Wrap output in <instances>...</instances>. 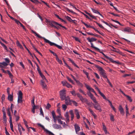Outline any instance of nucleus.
Returning <instances> with one entry per match:
<instances>
[{"instance_id": "nucleus-1", "label": "nucleus", "mask_w": 135, "mask_h": 135, "mask_svg": "<svg viewBox=\"0 0 135 135\" xmlns=\"http://www.w3.org/2000/svg\"><path fill=\"white\" fill-rule=\"evenodd\" d=\"M77 96L79 98L82 102L85 103L88 106L91 105L90 102L88 101V100L84 98L79 93H78L77 94Z\"/></svg>"}, {"instance_id": "nucleus-2", "label": "nucleus", "mask_w": 135, "mask_h": 135, "mask_svg": "<svg viewBox=\"0 0 135 135\" xmlns=\"http://www.w3.org/2000/svg\"><path fill=\"white\" fill-rule=\"evenodd\" d=\"M95 67L97 68L100 71V73L103 77L105 78H107L105 71L101 67L97 65H95Z\"/></svg>"}, {"instance_id": "nucleus-3", "label": "nucleus", "mask_w": 135, "mask_h": 135, "mask_svg": "<svg viewBox=\"0 0 135 135\" xmlns=\"http://www.w3.org/2000/svg\"><path fill=\"white\" fill-rule=\"evenodd\" d=\"M43 39L45 41V42L49 43L50 45L51 46L54 45L56 46L59 49H62V46L58 45H57L54 43L50 41L49 40L46 39L45 38H44Z\"/></svg>"}, {"instance_id": "nucleus-4", "label": "nucleus", "mask_w": 135, "mask_h": 135, "mask_svg": "<svg viewBox=\"0 0 135 135\" xmlns=\"http://www.w3.org/2000/svg\"><path fill=\"white\" fill-rule=\"evenodd\" d=\"M23 94L21 91L20 90L19 91L18 95V99L17 102L18 103H22V100L23 98Z\"/></svg>"}, {"instance_id": "nucleus-5", "label": "nucleus", "mask_w": 135, "mask_h": 135, "mask_svg": "<svg viewBox=\"0 0 135 135\" xmlns=\"http://www.w3.org/2000/svg\"><path fill=\"white\" fill-rule=\"evenodd\" d=\"M48 23L52 27H54L57 29L59 28L58 26H56L58 25V24H56L55 23H57L56 22L54 21H48Z\"/></svg>"}, {"instance_id": "nucleus-6", "label": "nucleus", "mask_w": 135, "mask_h": 135, "mask_svg": "<svg viewBox=\"0 0 135 135\" xmlns=\"http://www.w3.org/2000/svg\"><path fill=\"white\" fill-rule=\"evenodd\" d=\"M38 125L44 130V131L46 132V133L48 134L49 135H55L46 129L43 126L40 124H39Z\"/></svg>"}, {"instance_id": "nucleus-7", "label": "nucleus", "mask_w": 135, "mask_h": 135, "mask_svg": "<svg viewBox=\"0 0 135 135\" xmlns=\"http://www.w3.org/2000/svg\"><path fill=\"white\" fill-rule=\"evenodd\" d=\"M95 104H93V105L94 108L97 110H99L100 112H101L102 110V109L100 105L97 102V103H95Z\"/></svg>"}, {"instance_id": "nucleus-8", "label": "nucleus", "mask_w": 135, "mask_h": 135, "mask_svg": "<svg viewBox=\"0 0 135 135\" xmlns=\"http://www.w3.org/2000/svg\"><path fill=\"white\" fill-rule=\"evenodd\" d=\"M88 94L94 103H97V102L95 98L94 97L93 94L90 92L88 93Z\"/></svg>"}, {"instance_id": "nucleus-9", "label": "nucleus", "mask_w": 135, "mask_h": 135, "mask_svg": "<svg viewBox=\"0 0 135 135\" xmlns=\"http://www.w3.org/2000/svg\"><path fill=\"white\" fill-rule=\"evenodd\" d=\"M65 100V103L66 105H70L71 104V101L70 100V98L69 96L67 97Z\"/></svg>"}, {"instance_id": "nucleus-10", "label": "nucleus", "mask_w": 135, "mask_h": 135, "mask_svg": "<svg viewBox=\"0 0 135 135\" xmlns=\"http://www.w3.org/2000/svg\"><path fill=\"white\" fill-rule=\"evenodd\" d=\"M74 126L76 132L77 134L78 132L80 130V128L78 124H75Z\"/></svg>"}, {"instance_id": "nucleus-11", "label": "nucleus", "mask_w": 135, "mask_h": 135, "mask_svg": "<svg viewBox=\"0 0 135 135\" xmlns=\"http://www.w3.org/2000/svg\"><path fill=\"white\" fill-rule=\"evenodd\" d=\"M85 86L87 89L88 90L91 91L93 93H95V91H94V89L90 87L89 86L87 85L86 84H85Z\"/></svg>"}, {"instance_id": "nucleus-12", "label": "nucleus", "mask_w": 135, "mask_h": 135, "mask_svg": "<svg viewBox=\"0 0 135 135\" xmlns=\"http://www.w3.org/2000/svg\"><path fill=\"white\" fill-rule=\"evenodd\" d=\"M119 110L120 111V113L121 114L124 115V111L121 105H119Z\"/></svg>"}, {"instance_id": "nucleus-13", "label": "nucleus", "mask_w": 135, "mask_h": 135, "mask_svg": "<svg viewBox=\"0 0 135 135\" xmlns=\"http://www.w3.org/2000/svg\"><path fill=\"white\" fill-rule=\"evenodd\" d=\"M109 60L110 61L113 63H114L115 64H117L119 65L121 64L118 61L114 60L111 58L110 57Z\"/></svg>"}, {"instance_id": "nucleus-14", "label": "nucleus", "mask_w": 135, "mask_h": 135, "mask_svg": "<svg viewBox=\"0 0 135 135\" xmlns=\"http://www.w3.org/2000/svg\"><path fill=\"white\" fill-rule=\"evenodd\" d=\"M41 85L43 88L44 89H46L47 88V85L45 83L44 81L43 80L41 81Z\"/></svg>"}, {"instance_id": "nucleus-15", "label": "nucleus", "mask_w": 135, "mask_h": 135, "mask_svg": "<svg viewBox=\"0 0 135 135\" xmlns=\"http://www.w3.org/2000/svg\"><path fill=\"white\" fill-rule=\"evenodd\" d=\"M65 116L66 119V122L67 123L69 122V116L68 113V112H66L65 114Z\"/></svg>"}, {"instance_id": "nucleus-16", "label": "nucleus", "mask_w": 135, "mask_h": 135, "mask_svg": "<svg viewBox=\"0 0 135 135\" xmlns=\"http://www.w3.org/2000/svg\"><path fill=\"white\" fill-rule=\"evenodd\" d=\"M87 40H88L89 42H91L93 41H96L97 39L95 38H94L93 37L90 38L89 37L87 38Z\"/></svg>"}, {"instance_id": "nucleus-17", "label": "nucleus", "mask_w": 135, "mask_h": 135, "mask_svg": "<svg viewBox=\"0 0 135 135\" xmlns=\"http://www.w3.org/2000/svg\"><path fill=\"white\" fill-rule=\"evenodd\" d=\"M91 9L92 11H93V12L94 13L98 14L100 15L102 17H103V16H102V14H101L99 13V12L98 11H97V10L96 9H94L93 8H91Z\"/></svg>"}, {"instance_id": "nucleus-18", "label": "nucleus", "mask_w": 135, "mask_h": 135, "mask_svg": "<svg viewBox=\"0 0 135 135\" xmlns=\"http://www.w3.org/2000/svg\"><path fill=\"white\" fill-rule=\"evenodd\" d=\"M3 120L4 123H6L7 120V118L6 113H4L3 114Z\"/></svg>"}, {"instance_id": "nucleus-19", "label": "nucleus", "mask_w": 135, "mask_h": 135, "mask_svg": "<svg viewBox=\"0 0 135 135\" xmlns=\"http://www.w3.org/2000/svg\"><path fill=\"white\" fill-rule=\"evenodd\" d=\"M7 114L8 116L9 117V119H12V117L11 114V112L10 111V108H8L7 110Z\"/></svg>"}, {"instance_id": "nucleus-20", "label": "nucleus", "mask_w": 135, "mask_h": 135, "mask_svg": "<svg viewBox=\"0 0 135 135\" xmlns=\"http://www.w3.org/2000/svg\"><path fill=\"white\" fill-rule=\"evenodd\" d=\"M53 127L56 129H59L60 127V126L59 125L56 124H54L52 125Z\"/></svg>"}, {"instance_id": "nucleus-21", "label": "nucleus", "mask_w": 135, "mask_h": 135, "mask_svg": "<svg viewBox=\"0 0 135 135\" xmlns=\"http://www.w3.org/2000/svg\"><path fill=\"white\" fill-rule=\"evenodd\" d=\"M75 112L77 119H79L80 118V116L78 110L77 109H76L75 110Z\"/></svg>"}, {"instance_id": "nucleus-22", "label": "nucleus", "mask_w": 135, "mask_h": 135, "mask_svg": "<svg viewBox=\"0 0 135 135\" xmlns=\"http://www.w3.org/2000/svg\"><path fill=\"white\" fill-rule=\"evenodd\" d=\"M8 99L10 101H12L13 100V96L10 94H8Z\"/></svg>"}, {"instance_id": "nucleus-23", "label": "nucleus", "mask_w": 135, "mask_h": 135, "mask_svg": "<svg viewBox=\"0 0 135 135\" xmlns=\"http://www.w3.org/2000/svg\"><path fill=\"white\" fill-rule=\"evenodd\" d=\"M32 32L33 33L35 34L36 36L38 38H43V39L44 38V37H43L41 36L38 34L36 32L33 30L32 31Z\"/></svg>"}, {"instance_id": "nucleus-24", "label": "nucleus", "mask_w": 135, "mask_h": 135, "mask_svg": "<svg viewBox=\"0 0 135 135\" xmlns=\"http://www.w3.org/2000/svg\"><path fill=\"white\" fill-rule=\"evenodd\" d=\"M131 31V29L129 27L125 28L124 29V31L128 32H129Z\"/></svg>"}, {"instance_id": "nucleus-25", "label": "nucleus", "mask_w": 135, "mask_h": 135, "mask_svg": "<svg viewBox=\"0 0 135 135\" xmlns=\"http://www.w3.org/2000/svg\"><path fill=\"white\" fill-rule=\"evenodd\" d=\"M69 112L70 114L71 115V120H72L74 117V114L73 111L72 110L70 111Z\"/></svg>"}, {"instance_id": "nucleus-26", "label": "nucleus", "mask_w": 135, "mask_h": 135, "mask_svg": "<svg viewBox=\"0 0 135 135\" xmlns=\"http://www.w3.org/2000/svg\"><path fill=\"white\" fill-rule=\"evenodd\" d=\"M65 91V90H61L60 93V95H66Z\"/></svg>"}, {"instance_id": "nucleus-27", "label": "nucleus", "mask_w": 135, "mask_h": 135, "mask_svg": "<svg viewBox=\"0 0 135 135\" xmlns=\"http://www.w3.org/2000/svg\"><path fill=\"white\" fill-rule=\"evenodd\" d=\"M70 93L73 96H75L77 95V94L78 93H76L75 91L74 90H73L72 91H70Z\"/></svg>"}, {"instance_id": "nucleus-28", "label": "nucleus", "mask_w": 135, "mask_h": 135, "mask_svg": "<svg viewBox=\"0 0 135 135\" xmlns=\"http://www.w3.org/2000/svg\"><path fill=\"white\" fill-rule=\"evenodd\" d=\"M98 51H99L100 53L102 54L107 59H109L110 57L106 55L102 52L100 51V50L99 49V50H97Z\"/></svg>"}, {"instance_id": "nucleus-29", "label": "nucleus", "mask_w": 135, "mask_h": 135, "mask_svg": "<svg viewBox=\"0 0 135 135\" xmlns=\"http://www.w3.org/2000/svg\"><path fill=\"white\" fill-rule=\"evenodd\" d=\"M35 100V97H33V98L32 100L31 101V102L32 104V107H35V104L34 102Z\"/></svg>"}, {"instance_id": "nucleus-30", "label": "nucleus", "mask_w": 135, "mask_h": 135, "mask_svg": "<svg viewBox=\"0 0 135 135\" xmlns=\"http://www.w3.org/2000/svg\"><path fill=\"white\" fill-rule=\"evenodd\" d=\"M61 100L62 101L65 99L66 98V95H60Z\"/></svg>"}, {"instance_id": "nucleus-31", "label": "nucleus", "mask_w": 135, "mask_h": 135, "mask_svg": "<svg viewBox=\"0 0 135 135\" xmlns=\"http://www.w3.org/2000/svg\"><path fill=\"white\" fill-rule=\"evenodd\" d=\"M90 44H91V47H92L93 48H94V49H95L96 50H99V48H97V47H95L93 45L92 43L90 42Z\"/></svg>"}, {"instance_id": "nucleus-32", "label": "nucleus", "mask_w": 135, "mask_h": 135, "mask_svg": "<svg viewBox=\"0 0 135 135\" xmlns=\"http://www.w3.org/2000/svg\"><path fill=\"white\" fill-rule=\"evenodd\" d=\"M109 102L110 103V105L111 108L113 109L115 112V109L114 107L113 106L112 103L109 100H108Z\"/></svg>"}, {"instance_id": "nucleus-33", "label": "nucleus", "mask_w": 135, "mask_h": 135, "mask_svg": "<svg viewBox=\"0 0 135 135\" xmlns=\"http://www.w3.org/2000/svg\"><path fill=\"white\" fill-rule=\"evenodd\" d=\"M81 23L84 25L87 28H91V26L90 25H88L86 23H85L83 21H81Z\"/></svg>"}, {"instance_id": "nucleus-34", "label": "nucleus", "mask_w": 135, "mask_h": 135, "mask_svg": "<svg viewBox=\"0 0 135 135\" xmlns=\"http://www.w3.org/2000/svg\"><path fill=\"white\" fill-rule=\"evenodd\" d=\"M69 60L71 62V63L72 64L75 66L77 68H79V67L76 64L74 63V62L72 61L70 59Z\"/></svg>"}, {"instance_id": "nucleus-35", "label": "nucleus", "mask_w": 135, "mask_h": 135, "mask_svg": "<svg viewBox=\"0 0 135 135\" xmlns=\"http://www.w3.org/2000/svg\"><path fill=\"white\" fill-rule=\"evenodd\" d=\"M103 129L104 130L105 133L107 134V130L104 124L103 125Z\"/></svg>"}, {"instance_id": "nucleus-36", "label": "nucleus", "mask_w": 135, "mask_h": 135, "mask_svg": "<svg viewBox=\"0 0 135 135\" xmlns=\"http://www.w3.org/2000/svg\"><path fill=\"white\" fill-rule=\"evenodd\" d=\"M94 22H95V23L97 24L98 25V26L100 27L101 28H102V29H104V27L101 25L100 24V23H98L96 21H94Z\"/></svg>"}, {"instance_id": "nucleus-37", "label": "nucleus", "mask_w": 135, "mask_h": 135, "mask_svg": "<svg viewBox=\"0 0 135 135\" xmlns=\"http://www.w3.org/2000/svg\"><path fill=\"white\" fill-rule=\"evenodd\" d=\"M67 79H68V81L73 84H74V82L70 78H69L68 76H67L66 77Z\"/></svg>"}, {"instance_id": "nucleus-38", "label": "nucleus", "mask_w": 135, "mask_h": 135, "mask_svg": "<svg viewBox=\"0 0 135 135\" xmlns=\"http://www.w3.org/2000/svg\"><path fill=\"white\" fill-rule=\"evenodd\" d=\"M125 96L127 98L128 100H129L130 102H132V100L131 98V97L127 95H126V96Z\"/></svg>"}, {"instance_id": "nucleus-39", "label": "nucleus", "mask_w": 135, "mask_h": 135, "mask_svg": "<svg viewBox=\"0 0 135 135\" xmlns=\"http://www.w3.org/2000/svg\"><path fill=\"white\" fill-rule=\"evenodd\" d=\"M110 120L112 121H114V116L112 114H110Z\"/></svg>"}, {"instance_id": "nucleus-40", "label": "nucleus", "mask_w": 135, "mask_h": 135, "mask_svg": "<svg viewBox=\"0 0 135 135\" xmlns=\"http://www.w3.org/2000/svg\"><path fill=\"white\" fill-rule=\"evenodd\" d=\"M24 46H25V47L26 48V50H27V51H28L29 53L30 54V55L32 56V57L33 58V56L32 55V54L31 52L28 49H27V47H26V46L25 45H24Z\"/></svg>"}, {"instance_id": "nucleus-41", "label": "nucleus", "mask_w": 135, "mask_h": 135, "mask_svg": "<svg viewBox=\"0 0 135 135\" xmlns=\"http://www.w3.org/2000/svg\"><path fill=\"white\" fill-rule=\"evenodd\" d=\"M88 109L89 111L90 112L91 114L93 115L95 114L92 110L89 107H88Z\"/></svg>"}, {"instance_id": "nucleus-42", "label": "nucleus", "mask_w": 135, "mask_h": 135, "mask_svg": "<svg viewBox=\"0 0 135 135\" xmlns=\"http://www.w3.org/2000/svg\"><path fill=\"white\" fill-rule=\"evenodd\" d=\"M66 9L67 11L69 12H71L72 13L74 14H76V13L75 12H73L72 10H70V9H69L68 8H66Z\"/></svg>"}, {"instance_id": "nucleus-43", "label": "nucleus", "mask_w": 135, "mask_h": 135, "mask_svg": "<svg viewBox=\"0 0 135 135\" xmlns=\"http://www.w3.org/2000/svg\"><path fill=\"white\" fill-rule=\"evenodd\" d=\"M9 122L10 124V128H13V125L12 124V119H10V120H9Z\"/></svg>"}, {"instance_id": "nucleus-44", "label": "nucleus", "mask_w": 135, "mask_h": 135, "mask_svg": "<svg viewBox=\"0 0 135 135\" xmlns=\"http://www.w3.org/2000/svg\"><path fill=\"white\" fill-rule=\"evenodd\" d=\"M56 60L60 64H61L62 63V61L59 59L57 56L56 57Z\"/></svg>"}, {"instance_id": "nucleus-45", "label": "nucleus", "mask_w": 135, "mask_h": 135, "mask_svg": "<svg viewBox=\"0 0 135 135\" xmlns=\"http://www.w3.org/2000/svg\"><path fill=\"white\" fill-rule=\"evenodd\" d=\"M111 21H113V22H116L117 23L119 24V25H120L121 26H123V25H122L121 24L119 21H117L114 20H113V19H111Z\"/></svg>"}, {"instance_id": "nucleus-46", "label": "nucleus", "mask_w": 135, "mask_h": 135, "mask_svg": "<svg viewBox=\"0 0 135 135\" xmlns=\"http://www.w3.org/2000/svg\"><path fill=\"white\" fill-rule=\"evenodd\" d=\"M40 115H42L43 116H44V113L43 112L42 109L41 107L40 108Z\"/></svg>"}, {"instance_id": "nucleus-47", "label": "nucleus", "mask_w": 135, "mask_h": 135, "mask_svg": "<svg viewBox=\"0 0 135 135\" xmlns=\"http://www.w3.org/2000/svg\"><path fill=\"white\" fill-rule=\"evenodd\" d=\"M107 79V82L109 84V85L112 87V84L111 83L108 78L107 77L106 78Z\"/></svg>"}, {"instance_id": "nucleus-48", "label": "nucleus", "mask_w": 135, "mask_h": 135, "mask_svg": "<svg viewBox=\"0 0 135 135\" xmlns=\"http://www.w3.org/2000/svg\"><path fill=\"white\" fill-rule=\"evenodd\" d=\"M66 18L68 21L70 22H71L72 21H73V20H72L70 17L68 16H67L66 17Z\"/></svg>"}, {"instance_id": "nucleus-49", "label": "nucleus", "mask_w": 135, "mask_h": 135, "mask_svg": "<svg viewBox=\"0 0 135 135\" xmlns=\"http://www.w3.org/2000/svg\"><path fill=\"white\" fill-rule=\"evenodd\" d=\"M79 92L81 93H82L83 95H86V94H85L84 91L83 90L81 89H79Z\"/></svg>"}, {"instance_id": "nucleus-50", "label": "nucleus", "mask_w": 135, "mask_h": 135, "mask_svg": "<svg viewBox=\"0 0 135 135\" xmlns=\"http://www.w3.org/2000/svg\"><path fill=\"white\" fill-rule=\"evenodd\" d=\"M66 86L69 88H71L72 87V86H71V85L68 83V82L66 84Z\"/></svg>"}, {"instance_id": "nucleus-51", "label": "nucleus", "mask_w": 135, "mask_h": 135, "mask_svg": "<svg viewBox=\"0 0 135 135\" xmlns=\"http://www.w3.org/2000/svg\"><path fill=\"white\" fill-rule=\"evenodd\" d=\"M17 45L19 46L20 48L21 49H22L23 48V47L22 46V45L19 43V42L17 41Z\"/></svg>"}, {"instance_id": "nucleus-52", "label": "nucleus", "mask_w": 135, "mask_h": 135, "mask_svg": "<svg viewBox=\"0 0 135 135\" xmlns=\"http://www.w3.org/2000/svg\"><path fill=\"white\" fill-rule=\"evenodd\" d=\"M4 60L6 62V63L7 64L9 63L10 62V60L8 58H5L4 59Z\"/></svg>"}, {"instance_id": "nucleus-53", "label": "nucleus", "mask_w": 135, "mask_h": 135, "mask_svg": "<svg viewBox=\"0 0 135 135\" xmlns=\"http://www.w3.org/2000/svg\"><path fill=\"white\" fill-rule=\"evenodd\" d=\"M23 120L24 124H25V126H26V127L27 128H28V126L27 124V122L26 121L25 119H23Z\"/></svg>"}, {"instance_id": "nucleus-54", "label": "nucleus", "mask_w": 135, "mask_h": 135, "mask_svg": "<svg viewBox=\"0 0 135 135\" xmlns=\"http://www.w3.org/2000/svg\"><path fill=\"white\" fill-rule=\"evenodd\" d=\"M49 51L54 56H55L56 57H57V55L56 53H55L53 51H52L51 50H49Z\"/></svg>"}, {"instance_id": "nucleus-55", "label": "nucleus", "mask_w": 135, "mask_h": 135, "mask_svg": "<svg viewBox=\"0 0 135 135\" xmlns=\"http://www.w3.org/2000/svg\"><path fill=\"white\" fill-rule=\"evenodd\" d=\"M100 93L99 94L100 95L103 97V99H106V98L105 96V95L102 93Z\"/></svg>"}, {"instance_id": "nucleus-56", "label": "nucleus", "mask_w": 135, "mask_h": 135, "mask_svg": "<svg viewBox=\"0 0 135 135\" xmlns=\"http://www.w3.org/2000/svg\"><path fill=\"white\" fill-rule=\"evenodd\" d=\"M62 106L64 110H65L67 107L66 106L65 104H63Z\"/></svg>"}, {"instance_id": "nucleus-57", "label": "nucleus", "mask_w": 135, "mask_h": 135, "mask_svg": "<svg viewBox=\"0 0 135 135\" xmlns=\"http://www.w3.org/2000/svg\"><path fill=\"white\" fill-rule=\"evenodd\" d=\"M111 50L115 52L118 53H119V50L116 49L115 50Z\"/></svg>"}, {"instance_id": "nucleus-58", "label": "nucleus", "mask_w": 135, "mask_h": 135, "mask_svg": "<svg viewBox=\"0 0 135 135\" xmlns=\"http://www.w3.org/2000/svg\"><path fill=\"white\" fill-rule=\"evenodd\" d=\"M2 65H3L5 66H6L8 65V64L6 62H3L1 63Z\"/></svg>"}, {"instance_id": "nucleus-59", "label": "nucleus", "mask_w": 135, "mask_h": 135, "mask_svg": "<svg viewBox=\"0 0 135 135\" xmlns=\"http://www.w3.org/2000/svg\"><path fill=\"white\" fill-rule=\"evenodd\" d=\"M51 114L53 116V117L54 118V117H56V115H55V114L54 111H52L51 112Z\"/></svg>"}, {"instance_id": "nucleus-60", "label": "nucleus", "mask_w": 135, "mask_h": 135, "mask_svg": "<svg viewBox=\"0 0 135 135\" xmlns=\"http://www.w3.org/2000/svg\"><path fill=\"white\" fill-rule=\"evenodd\" d=\"M73 37L74 38L75 40L76 41L79 42H80V40L79 39V38L77 37Z\"/></svg>"}, {"instance_id": "nucleus-61", "label": "nucleus", "mask_w": 135, "mask_h": 135, "mask_svg": "<svg viewBox=\"0 0 135 135\" xmlns=\"http://www.w3.org/2000/svg\"><path fill=\"white\" fill-rule=\"evenodd\" d=\"M94 74L95 75L96 77L98 79H99L100 78V77L96 73H94Z\"/></svg>"}, {"instance_id": "nucleus-62", "label": "nucleus", "mask_w": 135, "mask_h": 135, "mask_svg": "<svg viewBox=\"0 0 135 135\" xmlns=\"http://www.w3.org/2000/svg\"><path fill=\"white\" fill-rule=\"evenodd\" d=\"M57 120L58 123L61 124H62V121L59 118L57 119Z\"/></svg>"}, {"instance_id": "nucleus-63", "label": "nucleus", "mask_w": 135, "mask_h": 135, "mask_svg": "<svg viewBox=\"0 0 135 135\" xmlns=\"http://www.w3.org/2000/svg\"><path fill=\"white\" fill-rule=\"evenodd\" d=\"M71 102H72L73 104L75 106H77V103L75 101L72 100Z\"/></svg>"}, {"instance_id": "nucleus-64", "label": "nucleus", "mask_w": 135, "mask_h": 135, "mask_svg": "<svg viewBox=\"0 0 135 135\" xmlns=\"http://www.w3.org/2000/svg\"><path fill=\"white\" fill-rule=\"evenodd\" d=\"M51 105L49 103H48L47 104V106L46 107V108L47 109H49L50 107H51Z\"/></svg>"}]
</instances>
